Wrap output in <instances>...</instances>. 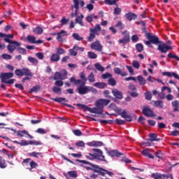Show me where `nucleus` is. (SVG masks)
<instances>
[{
    "label": "nucleus",
    "instance_id": "obj_46",
    "mask_svg": "<svg viewBox=\"0 0 179 179\" xmlns=\"http://www.w3.org/2000/svg\"><path fill=\"white\" fill-rule=\"evenodd\" d=\"M105 4L113 6L117 3V0H104Z\"/></svg>",
    "mask_w": 179,
    "mask_h": 179
},
{
    "label": "nucleus",
    "instance_id": "obj_33",
    "mask_svg": "<svg viewBox=\"0 0 179 179\" xmlns=\"http://www.w3.org/2000/svg\"><path fill=\"white\" fill-rule=\"evenodd\" d=\"M33 32L36 34H43V29L41 27H36L33 29Z\"/></svg>",
    "mask_w": 179,
    "mask_h": 179
},
{
    "label": "nucleus",
    "instance_id": "obj_38",
    "mask_svg": "<svg viewBox=\"0 0 179 179\" xmlns=\"http://www.w3.org/2000/svg\"><path fill=\"white\" fill-rule=\"evenodd\" d=\"M94 66H95L96 69L97 71H100V72H103V71H105V68L103 67V66H101V64H100L99 63L95 64H94Z\"/></svg>",
    "mask_w": 179,
    "mask_h": 179
},
{
    "label": "nucleus",
    "instance_id": "obj_1",
    "mask_svg": "<svg viewBox=\"0 0 179 179\" xmlns=\"http://www.w3.org/2000/svg\"><path fill=\"white\" fill-rule=\"evenodd\" d=\"M110 103V99H97L95 102L96 108H92L93 114L103 115V108H105V106H108Z\"/></svg>",
    "mask_w": 179,
    "mask_h": 179
},
{
    "label": "nucleus",
    "instance_id": "obj_29",
    "mask_svg": "<svg viewBox=\"0 0 179 179\" xmlns=\"http://www.w3.org/2000/svg\"><path fill=\"white\" fill-rule=\"evenodd\" d=\"M172 105L174 107L173 111L177 112L179 111V101L175 100L172 102Z\"/></svg>",
    "mask_w": 179,
    "mask_h": 179
},
{
    "label": "nucleus",
    "instance_id": "obj_22",
    "mask_svg": "<svg viewBox=\"0 0 179 179\" xmlns=\"http://www.w3.org/2000/svg\"><path fill=\"white\" fill-rule=\"evenodd\" d=\"M93 86H94L97 89H105L107 85L105 83L97 82L96 83H93Z\"/></svg>",
    "mask_w": 179,
    "mask_h": 179
},
{
    "label": "nucleus",
    "instance_id": "obj_63",
    "mask_svg": "<svg viewBox=\"0 0 179 179\" xmlns=\"http://www.w3.org/2000/svg\"><path fill=\"white\" fill-rule=\"evenodd\" d=\"M76 145L79 148H85V143L83 141H79L78 143H76Z\"/></svg>",
    "mask_w": 179,
    "mask_h": 179
},
{
    "label": "nucleus",
    "instance_id": "obj_41",
    "mask_svg": "<svg viewBox=\"0 0 179 179\" xmlns=\"http://www.w3.org/2000/svg\"><path fill=\"white\" fill-rule=\"evenodd\" d=\"M87 79L88 80L89 83H94V82H95V76H94V73L92 72L91 73H90V75L88 76Z\"/></svg>",
    "mask_w": 179,
    "mask_h": 179
},
{
    "label": "nucleus",
    "instance_id": "obj_39",
    "mask_svg": "<svg viewBox=\"0 0 179 179\" xmlns=\"http://www.w3.org/2000/svg\"><path fill=\"white\" fill-rule=\"evenodd\" d=\"M154 104L156 107L159 108H164V102L162 101H154Z\"/></svg>",
    "mask_w": 179,
    "mask_h": 179
},
{
    "label": "nucleus",
    "instance_id": "obj_12",
    "mask_svg": "<svg viewBox=\"0 0 179 179\" xmlns=\"http://www.w3.org/2000/svg\"><path fill=\"white\" fill-rule=\"evenodd\" d=\"M112 94L115 96V99L122 100L123 99V94L121 91L117 89L112 90Z\"/></svg>",
    "mask_w": 179,
    "mask_h": 179
},
{
    "label": "nucleus",
    "instance_id": "obj_3",
    "mask_svg": "<svg viewBox=\"0 0 179 179\" xmlns=\"http://www.w3.org/2000/svg\"><path fill=\"white\" fill-rule=\"evenodd\" d=\"M145 37L147 38L148 40H149L144 42V44H145L148 47L152 48V46L150 45L151 43L155 45L163 44V41H161L159 40V38L157 37V36L152 35V33H146Z\"/></svg>",
    "mask_w": 179,
    "mask_h": 179
},
{
    "label": "nucleus",
    "instance_id": "obj_62",
    "mask_svg": "<svg viewBox=\"0 0 179 179\" xmlns=\"http://www.w3.org/2000/svg\"><path fill=\"white\" fill-rule=\"evenodd\" d=\"M73 134L76 136H81L83 133L80 129H76L73 131Z\"/></svg>",
    "mask_w": 179,
    "mask_h": 179
},
{
    "label": "nucleus",
    "instance_id": "obj_36",
    "mask_svg": "<svg viewBox=\"0 0 179 179\" xmlns=\"http://www.w3.org/2000/svg\"><path fill=\"white\" fill-rule=\"evenodd\" d=\"M74 40L77 41H82L83 40V37L80 36V35L78 33H73L72 35Z\"/></svg>",
    "mask_w": 179,
    "mask_h": 179
},
{
    "label": "nucleus",
    "instance_id": "obj_4",
    "mask_svg": "<svg viewBox=\"0 0 179 179\" xmlns=\"http://www.w3.org/2000/svg\"><path fill=\"white\" fill-rule=\"evenodd\" d=\"M0 38H3V41H6V43H8L9 44H15L17 47H20L21 45H22L21 43H19L17 41H10V39H13L14 38V35L13 34H8V35H6L4 33L0 32Z\"/></svg>",
    "mask_w": 179,
    "mask_h": 179
},
{
    "label": "nucleus",
    "instance_id": "obj_37",
    "mask_svg": "<svg viewBox=\"0 0 179 179\" xmlns=\"http://www.w3.org/2000/svg\"><path fill=\"white\" fill-rule=\"evenodd\" d=\"M151 178L154 179H163L162 175L159 173H153L151 174Z\"/></svg>",
    "mask_w": 179,
    "mask_h": 179
},
{
    "label": "nucleus",
    "instance_id": "obj_30",
    "mask_svg": "<svg viewBox=\"0 0 179 179\" xmlns=\"http://www.w3.org/2000/svg\"><path fill=\"white\" fill-rule=\"evenodd\" d=\"M135 47L139 53H141L144 50V45L142 43L136 44Z\"/></svg>",
    "mask_w": 179,
    "mask_h": 179
},
{
    "label": "nucleus",
    "instance_id": "obj_48",
    "mask_svg": "<svg viewBox=\"0 0 179 179\" xmlns=\"http://www.w3.org/2000/svg\"><path fill=\"white\" fill-rule=\"evenodd\" d=\"M65 52H66L64 50V48H56V53L55 54H57L58 55H64V54H65Z\"/></svg>",
    "mask_w": 179,
    "mask_h": 179
},
{
    "label": "nucleus",
    "instance_id": "obj_8",
    "mask_svg": "<svg viewBox=\"0 0 179 179\" xmlns=\"http://www.w3.org/2000/svg\"><path fill=\"white\" fill-rule=\"evenodd\" d=\"M91 48L97 52H101L103 50V45L100 44L99 41L96 40L91 44Z\"/></svg>",
    "mask_w": 179,
    "mask_h": 179
},
{
    "label": "nucleus",
    "instance_id": "obj_59",
    "mask_svg": "<svg viewBox=\"0 0 179 179\" xmlns=\"http://www.w3.org/2000/svg\"><path fill=\"white\" fill-rule=\"evenodd\" d=\"M116 28H118L120 30H122L124 29V26H123L122 22L119 21L115 26Z\"/></svg>",
    "mask_w": 179,
    "mask_h": 179
},
{
    "label": "nucleus",
    "instance_id": "obj_57",
    "mask_svg": "<svg viewBox=\"0 0 179 179\" xmlns=\"http://www.w3.org/2000/svg\"><path fill=\"white\" fill-rule=\"evenodd\" d=\"M122 13V9L119 7H115L114 9V15H120Z\"/></svg>",
    "mask_w": 179,
    "mask_h": 179
},
{
    "label": "nucleus",
    "instance_id": "obj_17",
    "mask_svg": "<svg viewBox=\"0 0 179 179\" xmlns=\"http://www.w3.org/2000/svg\"><path fill=\"white\" fill-rule=\"evenodd\" d=\"M124 17L129 22L132 21L133 20L137 19V15L135 13H128L124 15Z\"/></svg>",
    "mask_w": 179,
    "mask_h": 179
},
{
    "label": "nucleus",
    "instance_id": "obj_45",
    "mask_svg": "<svg viewBox=\"0 0 179 179\" xmlns=\"http://www.w3.org/2000/svg\"><path fill=\"white\" fill-rule=\"evenodd\" d=\"M108 83L110 86L117 85V81L113 78L108 79Z\"/></svg>",
    "mask_w": 179,
    "mask_h": 179
},
{
    "label": "nucleus",
    "instance_id": "obj_21",
    "mask_svg": "<svg viewBox=\"0 0 179 179\" xmlns=\"http://www.w3.org/2000/svg\"><path fill=\"white\" fill-rule=\"evenodd\" d=\"M17 47H18L17 45L10 43L7 45V50L9 51L10 54H13L17 50Z\"/></svg>",
    "mask_w": 179,
    "mask_h": 179
},
{
    "label": "nucleus",
    "instance_id": "obj_56",
    "mask_svg": "<svg viewBox=\"0 0 179 179\" xmlns=\"http://www.w3.org/2000/svg\"><path fill=\"white\" fill-rule=\"evenodd\" d=\"M54 80H62V77H61V75H60V72L57 71L56 73H55Z\"/></svg>",
    "mask_w": 179,
    "mask_h": 179
},
{
    "label": "nucleus",
    "instance_id": "obj_6",
    "mask_svg": "<svg viewBox=\"0 0 179 179\" xmlns=\"http://www.w3.org/2000/svg\"><path fill=\"white\" fill-rule=\"evenodd\" d=\"M95 173L100 175L101 176L105 177L107 174L108 176L113 177L114 176L113 172H110L106 169H103L101 167H96V169H94Z\"/></svg>",
    "mask_w": 179,
    "mask_h": 179
},
{
    "label": "nucleus",
    "instance_id": "obj_40",
    "mask_svg": "<svg viewBox=\"0 0 179 179\" xmlns=\"http://www.w3.org/2000/svg\"><path fill=\"white\" fill-rule=\"evenodd\" d=\"M27 60H29V62L34 65L38 64V60H37L35 57H27Z\"/></svg>",
    "mask_w": 179,
    "mask_h": 179
},
{
    "label": "nucleus",
    "instance_id": "obj_60",
    "mask_svg": "<svg viewBox=\"0 0 179 179\" xmlns=\"http://www.w3.org/2000/svg\"><path fill=\"white\" fill-rule=\"evenodd\" d=\"M73 49L76 51H80L81 52H83L84 51V48L82 47H79L77 45H74Z\"/></svg>",
    "mask_w": 179,
    "mask_h": 179
},
{
    "label": "nucleus",
    "instance_id": "obj_42",
    "mask_svg": "<svg viewBox=\"0 0 179 179\" xmlns=\"http://www.w3.org/2000/svg\"><path fill=\"white\" fill-rule=\"evenodd\" d=\"M67 75H68V73H67L66 70L62 71L60 73V76L62 78V80L67 79Z\"/></svg>",
    "mask_w": 179,
    "mask_h": 179
},
{
    "label": "nucleus",
    "instance_id": "obj_5",
    "mask_svg": "<svg viewBox=\"0 0 179 179\" xmlns=\"http://www.w3.org/2000/svg\"><path fill=\"white\" fill-rule=\"evenodd\" d=\"M15 75L19 77L31 76V71L28 68L17 69L15 71Z\"/></svg>",
    "mask_w": 179,
    "mask_h": 179
},
{
    "label": "nucleus",
    "instance_id": "obj_11",
    "mask_svg": "<svg viewBox=\"0 0 179 179\" xmlns=\"http://www.w3.org/2000/svg\"><path fill=\"white\" fill-rule=\"evenodd\" d=\"M107 154L109 157H117L119 158L121 156H123V154L117 150H111L107 152Z\"/></svg>",
    "mask_w": 179,
    "mask_h": 179
},
{
    "label": "nucleus",
    "instance_id": "obj_35",
    "mask_svg": "<svg viewBox=\"0 0 179 179\" xmlns=\"http://www.w3.org/2000/svg\"><path fill=\"white\" fill-rule=\"evenodd\" d=\"M52 92L58 95H60L62 93V90L59 87H53Z\"/></svg>",
    "mask_w": 179,
    "mask_h": 179
},
{
    "label": "nucleus",
    "instance_id": "obj_24",
    "mask_svg": "<svg viewBox=\"0 0 179 179\" xmlns=\"http://www.w3.org/2000/svg\"><path fill=\"white\" fill-rule=\"evenodd\" d=\"M60 60V56L57 54H52L50 57V61L52 62H57Z\"/></svg>",
    "mask_w": 179,
    "mask_h": 179
},
{
    "label": "nucleus",
    "instance_id": "obj_9",
    "mask_svg": "<svg viewBox=\"0 0 179 179\" xmlns=\"http://www.w3.org/2000/svg\"><path fill=\"white\" fill-rule=\"evenodd\" d=\"M13 76H14V74L10 72L2 73H0V80H1V82H3L5 80H8V79L13 78Z\"/></svg>",
    "mask_w": 179,
    "mask_h": 179
},
{
    "label": "nucleus",
    "instance_id": "obj_13",
    "mask_svg": "<svg viewBox=\"0 0 179 179\" xmlns=\"http://www.w3.org/2000/svg\"><path fill=\"white\" fill-rule=\"evenodd\" d=\"M50 99H52L54 101H56L57 103H59L61 104H65L66 106H67L68 108H72V106L69 105L68 103H64L62 101L64 102H68L67 99L65 98H50Z\"/></svg>",
    "mask_w": 179,
    "mask_h": 179
},
{
    "label": "nucleus",
    "instance_id": "obj_64",
    "mask_svg": "<svg viewBox=\"0 0 179 179\" xmlns=\"http://www.w3.org/2000/svg\"><path fill=\"white\" fill-rule=\"evenodd\" d=\"M162 178L163 179H168V178L173 179V174L172 173L166 174V175L163 174L162 175Z\"/></svg>",
    "mask_w": 179,
    "mask_h": 179
},
{
    "label": "nucleus",
    "instance_id": "obj_15",
    "mask_svg": "<svg viewBox=\"0 0 179 179\" xmlns=\"http://www.w3.org/2000/svg\"><path fill=\"white\" fill-rule=\"evenodd\" d=\"M149 136L150 137V138L148 139V141H150V142L160 141L162 140V138H157V134L155 133H150L149 134Z\"/></svg>",
    "mask_w": 179,
    "mask_h": 179
},
{
    "label": "nucleus",
    "instance_id": "obj_28",
    "mask_svg": "<svg viewBox=\"0 0 179 179\" xmlns=\"http://www.w3.org/2000/svg\"><path fill=\"white\" fill-rule=\"evenodd\" d=\"M87 159L89 160H94L95 159H99L100 157L97 155V154H90L89 153L88 155L85 156Z\"/></svg>",
    "mask_w": 179,
    "mask_h": 179
},
{
    "label": "nucleus",
    "instance_id": "obj_10",
    "mask_svg": "<svg viewBox=\"0 0 179 179\" xmlns=\"http://www.w3.org/2000/svg\"><path fill=\"white\" fill-rule=\"evenodd\" d=\"M143 114L148 117H155L153 110L152 109H150L148 107L143 108Z\"/></svg>",
    "mask_w": 179,
    "mask_h": 179
},
{
    "label": "nucleus",
    "instance_id": "obj_34",
    "mask_svg": "<svg viewBox=\"0 0 179 179\" xmlns=\"http://www.w3.org/2000/svg\"><path fill=\"white\" fill-rule=\"evenodd\" d=\"M137 79L140 85H145L146 84V80L141 76H138Z\"/></svg>",
    "mask_w": 179,
    "mask_h": 179
},
{
    "label": "nucleus",
    "instance_id": "obj_51",
    "mask_svg": "<svg viewBox=\"0 0 179 179\" xmlns=\"http://www.w3.org/2000/svg\"><path fill=\"white\" fill-rule=\"evenodd\" d=\"M31 76H25L26 77L23 78L22 80V83H24L26 81H29L30 80H31L32 77H33V73L32 72H31Z\"/></svg>",
    "mask_w": 179,
    "mask_h": 179
},
{
    "label": "nucleus",
    "instance_id": "obj_54",
    "mask_svg": "<svg viewBox=\"0 0 179 179\" xmlns=\"http://www.w3.org/2000/svg\"><path fill=\"white\" fill-rule=\"evenodd\" d=\"M69 55L71 57H76L78 55V52L74 50L73 48L69 50Z\"/></svg>",
    "mask_w": 179,
    "mask_h": 179
},
{
    "label": "nucleus",
    "instance_id": "obj_2",
    "mask_svg": "<svg viewBox=\"0 0 179 179\" xmlns=\"http://www.w3.org/2000/svg\"><path fill=\"white\" fill-rule=\"evenodd\" d=\"M69 81L70 83H73L76 86L80 85V86L77 88L78 93H79L80 95L87 94L90 90V87L85 86L86 83L81 80H76V77L70 78Z\"/></svg>",
    "mask_w": 179,
    "mask_h": 179
},
{
    "label": "nucleus",
    "instance_id": "obj_25",
    "mask_svg": "<svg viewBox=\"0 0 179 179\" xmlns=\"http://www.w3.org/2000/svg\"><path fill=\"white\" fill-rule=\"evenodd\" d=\"M97 34L98 33L90 31V34L87 37V41L88 42L94 41V39L96 38L95 35Z\"/></svg>",
    "mask_w": 179,
    "mask_h": 179
},
{
    "label": "nucleus",
    "instance_id": "obj_27",
    "mask_svg": "<svg viewBox=\"0 0 179 179\" xmlns=\"http://www.w3.org/2000/svg\"><path fill=\"white\" fill-rule=\"evenodd\" d=\"M83 17H84L83 15L81 14L80 16H78L76 18V22L79 24L81 27L84 26L83 22Z\"/></svg>",
    "mask_w": 179,
    "mask_h": 179
},
{
    "label": "nucleus",
    "instance_id": "obj_14",
    "mask_svg": "<svg viewBox=\"0 0 179 179\" xmlns=\"http://www.w3.org/2000/svg\"><path fill=\"white\" fill-rule=\"evenodd\" d=\"M76 162H80V163H83V164H85V165L91 166L93 168V169H92L93 173H94V169H96V168H99V166L95 165V164H92V163H90V162H87V161H86V160H83V159H76Z\"/></svg>",
    "mask_w": 179,
    "mask_h": 179
},
{
    "label": "nucleus",
    "instance_id": "obj_47",
    "mask_svg": "<svg viewBox=\"0 0 179 179\" xmlns=\"http://www.w3.org/2000/svg\"><path fill=\"white\" fill-rule=\"evenodd\" d=\"M6 162L2 158V157H0V169H6Z\"/></svg>",
    "mask_w": 179,
    "mask_h": 179
},
{
    "label": "nucleus",
    "instance_id": "obj_44",
    "mask_svg": "<svg viewBox=\"0 0 179 179\" xmlns=\"http://www.w3.org/2000/svg\"><path fill=\"white\" fill-rule=\"evenodd\" d=\"M29 145H41L43 143L41 141H29Z\"/></svg>",
    "mask_w": 179,
    "mask_h": 179
},
{
    "label": "nucleus",
    "instance_id": "obj_20",
    "mask_svg": "<svg viewBox=\"0 0 179 179\" xmlns=\"http://www.w3.org/2000/svg\"><path fill=\"white\" fill-rule=\"evenodd\" d=\"M162 76L169 78L174 77L175 79L178 78V74H176L174 72H163Z\"/></svg>",
    "mask_w": 179,
    "mask_h": 179
},
{
    "label": "nucleus",
    "instance_id": "obj_50",
    "mask_svg": "<svg viewBox=\"0 0 179 179\" xmlns=\"http://www.w3.org/2000/svg\"><path fill=\"white\" fill-rule=\"evenodd\" d=\"M55 86H57V87H61L64 86V82L62 80H57L55 82Z\"/></svg>",
    "mask_w": 179,
    "mask_h": 179
},
{
    "label": "nucleus",
    "instance_id": "obj_23",
    "mask_svg": "<svg viewBox=\"0 0 179 179\" xmlns=\"http://www.w3.org/2000/svg\"><path fill=\"white\" fill-rule=\"evenodd\" d=\"M141 154L143 155V156L147 157L149 159L155 158V157L152 154H150L148 149L143 150V151L141 152Z\"/></svg>",
    "mask_w": 179,
    "mask_h": 179
},
{
    "label": "nucleus",
    "instance_id": "obj_49",
    "mask_svg": "<svg viewBox=\"0 0 179 179\" xmlns=\"http://www.w3.org/2000/svg\"><path fill=\"white\" fill-rule=\"evenodd\" d=\"M88 57L91 59H95L97 58V55H96L94 52H88Z\"/></svg>",
    "mask_w": 179,
    "mask_h": 179
},
{
    "label": "nucleus",
    "instance_id": "obj_32",
    "mask_svg": "<svg viewBox=\"0 0 179 179\" xmlns=\"http://www.w3.org/2000/svg\"><path fill=\"white\" fill-rule=\"evenodd\" d=\"M16 51H17L18 54H21L22 55L27 54V50H26L25 48H21L20 46L17 48Z\"/></svg>",
    "mask_w": 179,
    "mask_h": 179
},
{
    "label": "nucleus",
    "instance_id": "obj_53",
    "mask_svg": "<svg viewBox=\"0 0 179 179\" xmlns=\"http://www.w3.org/2000/svg\"><path fill=\"white\" fill-rule=\"evenodd\" d=\"M24 134H28V131L26 130L18 131L17 132V136L20 137H24Z\"/></svg>",
    "mask_w": 179,
    "mask_h": 179
},
{
    "label": "nucleus",
    "instance_id": "obj_16",
    "mask_svg": "<svg viewBox=\"0 0 179 179\" xmlns=\"http://www.w3.org/2000/svg\"><path fill=\"white\" fill-rule=\"evenodd\" d=\"M120 117H122L124 119H126V121L131 122L132 121V117L130 115H128L125 110H124L122 113L120 114Z\"/></svg>",
    "mask_w": 179,
    "mask_h": 179
},
{
    "label": "nucleus",
    "instance_id": "obj_26",
    "mask_svg": "<svg viewBox=\"0 0 179 179\" xmlns=\"http://www.w3.org/2000/svg\"><path fill=\"white\" fill-rule=\"evenodd\" d=\"M100 31H101V27L99 24H96L94 28L90 29V31H92V33L98 34Z\"/></svg>",
    "mask_w": 179,
    "mask_h": 179
},
{
    "label": "nucleus",
    "instance_id": "obj_58",
    "mask_svg": "<svg viewBox=\"0 0 179 179\" xmlns=\"http://www.w3.org/2000/svg\"><path fill=\"white\" fill-rule=\"evenodd\" d=\"M122 34H123V40H127V41H130V36H129V34L127 31H124L122 32Z\"/></svg>",
    "mask_w": 179,
    "mask_h": 179
},
{
    "label": "nucleus",
    "instance_id": "obj_43",
    "mask_svg": "<svg viewBox=\"0 0 179 179\" xmlns=\"http://www.w3.org/2000/svg\"><path fill=\"white\" fill-rule=\"evenodd\" d=\"M68 175L70 176V178H78V173L76 171H69Z\"/></svg>",
    "mask_w": 179,
    "mask_h": 179
},
{
    "label": "nucleus",
    "instance_id": "obj_61",
    "mask_svg": "<svg viewBox=\"0 0 179 179\" xmlns=\"http://www.w3.org/2000/svg\"><path fill=\"white\" fill-rule=\"evenodd\" d=\"M40 90V86L38 85H36V86H34L33 87L32 89L29 90V92L30 93H32V92H37Z\"/></svg>",
    "mask_w": 179,
    "mask_h": 179
},
{
    "label": "nucleus",
    "instance_id": "obj_55",
    "mask_svg": "<svg viewBox=\"0 0 179 179\" xmlns=\"http://www.w3.org/2000/svg\"><path fill=\"white\" fill-rule=\"evenodd\" d=\"M167 57H169L170 59H174L177 61H179V57L176 55L173 54L172 52H170L169 55H167Z\"/></svg>",
    "mask_w": 179,
    "mask_h": 179
},
{
    "label": "nucleus",
    "instance_id": "obj_19",
    "mask_svg": "<svg viewBox=\"0 0 179 179\" xmlns=\"http://www.w3.org/2000/svg\"><path fill=\"white\" fill-rule=\"evenodd\" d=\"M157 50L162 53H167L166 44L162 43L161 45H158Z\"/></svg>",
    "mask_w": 179,
    "mask_h": 179
},
{
    "label": "nucleus",
    "instance_id": "obj_52",
    "mask_svg": "<svg viewBox=\"0 0 179 179\" xmlns=\"http://www.w3.org/2000/svg\"><path fill=\"white\" fill-rule=\"evenodd\" d=\"M15 81H16V80H15V79H10V80H6L1 81V82L3 83L4 84L12 85L14 84Z\"/></svg>",
    "mask_w": 179,
    "mask_h": 179
},
{
    "label": "nucleus",
    "instance_id": "obj_18",
    "mask_svg": "<svg viewBox=\"0 0 179 179\" xmlns=\"http://www.w3.org/2000/svg\"><path fill=\"white\" fill-rule=\"evenodd\" d=\"M76 106L83 108L85 111H89L90 113H93V108H91L83 103H77Z\"/></svg>",
    "mask_w": 179,
    "mask_h": 179
},
{
    "label": "nucleus",
    "instance_id": "obj_31",
    "mask_svg": "<svg viewBox=\"0 0 179 179\" xmlns=\"http://www.w3.org/2000/svg\"><path fill=\"white\" fill-rule=\"evenodd\" d=\"M92 151L96 153V155L99 157H102V159H105V157L103 156V151L99 149H92Z\"/></svg>",
    "mask_w": 179,
    "mask_h": 179
},
{
    "label": "nucleus",
    "instance_id": "obj_7",
    "mask_svg": "<svg viewBox=\"0 0 179 179\" xmlns=\"http://www.w3.org/2000/svg\"><path fill=\"white\" fill-rule=\"evenodd\" d=\"M27 41H28L31 44H42L43 43V41L38 39L36 41V38L34 35H27Z\"/></svg>",
    "mask_w": 179,
    "mask_h": 179
}]
</instances>
